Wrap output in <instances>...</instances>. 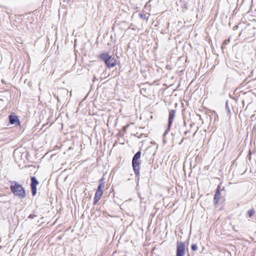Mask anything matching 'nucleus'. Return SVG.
Instances as JSON below:
<instances>
[{
    "mask_svg": "<svg viewBox=\"0 0 256 256\" xmlns=\"http://www.w3.org/2000/svg\"><path fill=\"white\" fill-rule=\"evenodd\" d=\"M10 189L15 196L20 198H24L26 197V194L24 188L18 182H12Z\"/></svg>",
    "mask_w": 256,
    "mask_h": 256,
    "instance_id": "obj_1",
    "label": "nucleus"
},
{
    "mask_svg": "<svg viewBox=\"0 0 256 256\" xmlns=\"http://www.w3.org/2000/svg\"><path fill=\"white\" fill-rule=\"evenodd\" d=\"M99 58L104 62L108 68L114 67L116 64V58L109 55L107 52L101 54Z\"/></svg>",
    "mask_w": 256,
    "mask_h": 256,
    "instance_id": "obj_2",
    "label": "nucleus"
},
{
    "mask_svg": "<svg viewBox=\"0 0 256 256\" xmlns=\"http://www.w3.org/2000/svg\"><path fill=\"white\" fill-rule=\"evenodd\" d=\"M140 156L141 152L139 150L136 153L132 160V168L136 176H140Z\"/></svg>",
    "mask_w": 256,
    "mask_h": 256,
    "instance_id": "obj_3",
    "label": "nucleus"
},
{
    "mask_svg": "<svg viewBox=\"0 0 256 256\" xmlns=\"http://www.w3.org/2000/svg\"><path fill=\"white\" fill-rule=\"evenodd\" d=\"M104 183L102 182V180H101L95 193L94 199V204H96L100 199V198L103 194L102 188H104Z\"/></svg>",
    "mask_w": 256,
    "mask_h": 256,
    "instance_id": "obj_4",
    "label": "nucleus"
},
{
    "mask_svg": "<svg viewBox=\"0 0 256 256\" xmlns=\"http://www.w3.org/2000/svg\"><path fill=\"white\" fill-rule=\"evenodd\" d=\"M175 113H176L175 110H172L169 112L168 128H167L166 130L164 132L163 134L164 137L165 136L168 132L170 130L171 126L173 122V120L175 116Z\"/></svg>",
    "mask_w": 256,
    "mask_h": 256,
    "instance_id": "obj_5",
    "label": "nucleus"
},
{
    "mask_svg": "<svg viewBox=\"0 0 256 256\" xmlns=\"http://www.w3.org/2000/svg\"><path fill=\"white\" fill-rule=\"evenodd\" d=\"M185 244L183 242H178L176 243V256H184L185 254Z\"/></svg>",
    "mask_w": 256,
    "mask_h": 256,
    "instance_id": "obj_6",
    "label": "nucleus"
},
{
    "mask_svg": "<svg viewBox=\"0 0 256 256\" xmlns=\"http://www.w3.org/2000/svg\"><path fill=\"white\" fill-rule=\"evenodd\" d=\"M30 180V188L32 190V195L34 196L36 194V186L38 184L39 182L34 176H31Z\"/></svg>",
    "mask_w": 256,
    "mask_h": 256,
    "instance_id": "obj_7",
    "label": "nucleus"
},
{
    "mask_svg": "<svg viewBox=\"0 0 256 256\" xmlns=\"http://www.w3.org/2000/svg\"><path fill=\"white\" fill-rule=\"evenodd\" d=\"M10 123L12 124H16L17 122H19V120L16 115L10 114L8 116Z\"/></svg>",
    "mask_w": 256,
    "mask_h": 256,
    "instance_id": "obj_8",
    "label": "nucleus"
},
{
    "mask_svg": "<svg viewBox=\"0 0 256 256\" xmlns=\"http://www.w3.org/2000/svg\"><path fill=\"white\" fill-rule=\"evenodd\" d=\"M220 187L218 186V188L216 189V194H214V200L216 204H217L218 202V201L220 199Z\"/></svg>",
    "mask_w": 256,
    "mask_h": 256,
    "instance_id": "obj_9",
    "label": "nucleus"
},
{
    "mask_svg": "<svg viewBox=\"0 0 256 256\" xmlns=\"http://www.w3.org/2000/svg\"><path fill=\"white\" fill-rule=\"evenodd\" d=\"M255 214V211L254 208L250 209L248 211L247 214L249 218H252Z\"/></svg>",
    "mask_w": 256,
    "mask_h": 256,
    "instance_id": "obj_10",
    "label": "nucleus"
},
{
    "mask_svg": "<svg viewBox=\"0 0 256 256\" xmlns=\"http://www.w3.org/2000/svg\"><path fill=\"white\" fill-rule=\"evenodd\" d=\"M139 16L143 20H148V16H147L146 14L144 13H142V12H140L139 13Z\"/></svg>",
    "mask_w": 256,
    "mask_h": 256,
    "instance_id": "obj_11",
    "label": "nucleus"
},
{
    "mask_svg": "<svg viewBox=\"0 0 256 256\" xmlns=\"http://www.w3.org/2000/svg\"><path fill=\"white\" fill-rule=\"evenodd\" d=\"M191 248L193 251H196L198 250V246L196 244H194L191 246Z\"/></svg>",
    "mask_w": 256,
    "mask_h": 256,
    "instance_id": "obj_12",
    "label": "nucleus"
},
{
    "mask_svg": "<svg viewBox=\"0 0 256 256\" xmlns=\"http://www.w3.org/2000/svg\"><path fill=\"white\" fill-rule=\"evenodd\" d=\"M230 42V40H225L224 42H223V44H226L228 42Z\"/></svg>",
    "mask_w": 256,
    "mask_h": 256,
    "instance_id": "obj_13",
    "label": "nucleus"
},
{
    "mask_svg": "<svg viewBox=\"0 0 256 256\" xmlns=\"http://www.w3.org/2000/svg\"><path fill=\"white\" fill-rule=\"evenodd\" d=\"M226 108L228 110V112H230V110L228 106V104L227 103L226 104Z\"/></svg>",
    "mask_w": 256,
    "mask_h": 256,
    "instance_id": "obj_14",
    "label": "nucleus"
},
{
    "mask_svg": "<svg viewBox=\"0 0 256 256\" xmlns=\"http://www.w3.org/2000/svg\"><path fill=\"white\" fill-rule=\"evenodd\" d=\"M188 132V131H186L184 132V134L186 135Z\"/></svg>",
    "mask_w": 256,
    "mask_h": 256,
    "instance_id": "obj_15",
    "label": "nucleus"
}]
</instances>
